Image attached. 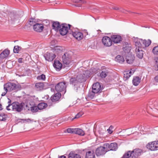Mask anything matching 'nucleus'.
<instances>
[{
	"instance_id": "nucleus-2",
	"label": "nucleus",
	"mask_w": 158,
	"mask_h": 158,
	"mask_svg": "<svg viewBox=\"0 0 158 158\" xmlns=\"http://www.w3.org/2000/svg\"><path fill=\"white\" fill-rule=\"evenodd\" d=\"M21 85L19 84H16L12 82H8L5 84L4 85V89L5 91L2 92L1 95L5 96L8 91L10 92L12 91H17L21 89Z\"/></svg>"
},
{
	"instance_id": "nucleus-24",
	"label": "nucleus",
	"mask_w": 158,
	"mask_h": 158,
	"mask_svg": "<svg viewBox=\"0 0 158 158\" xmlns=\"http://www.w3.org/2000/svg\"><path fill=\"white\" fill-rule=\"evenodd\" d=\"M68 158H81V156L75 152L71 151L68 155Z\"/></svg>"
},
{
	"instance_id": "nucleus-7",
	"label": "nucleus",
	"mask_w": 158,
	"mask_h": 158,
	"mask_svg": "<svg viewBox=\"0 0 158 158\" xmlns=\"http://www.w3.org/2000/svg\"><path fill=\"white\" fill-rule=\"evenodd\" d=\"M71 26L70 24L63 23L60 26L59 31L60 34L62 35H64L68 32L69 29H70Z\"/></svg>"
},
{
	"instance_id": "nucleus-16",
	"label": "nucleus",
	"mask_w": 158,
	"mask_h": 158,
	"mask_svg": "<svg viewBox=\"0 0 158 158\" xmlns=\"http://www.w3.org/2000/svg\"><path fill=\"white\" fill-rule=\"evenodd\" d=\"M56 55L52 53L47 52L44 55L45 59L49 61H52L56 57Z\"/></svg>"
},
{
	"instance_id": "nucleus-35",
	"label": "nucleus",
	"mask_w": 158,
	"mask_h": 158,
	"mask_svg": "<svg viewBox=\"0 0 158 158\" xmlns=\"http://www.w3.org/2000/svg\"><path fill=\"white\" fill-rule=\"evenodd\" d=\"M73 2L75 3H80L79 6H81L82 5V4H84L86 3L85 1L82 0H72Z\"/></svg>"
},
{
	"instance_id": "nucleus-37",
	"label": "nucleus",
	"mask_w": 158,
	"mask_h": 158,
	"mask_svg": "<svg viewBox=\"0 0 158 158\" xmlns=\"http://www.w3.org/2000/svg\"><path fill=\"white\" fill-rule=\"evenodd\" d=\"M28 24L30 26H33L34 27V25H35L36 23L35 22V19L32 18H31L29 20Z\"/></svg>"
},
{
	"instance_id": "nucleus-19",
	"label": "nucleus",
	"mask_w": 158,
	"mask_h": 158,
	"mask_svg": "<svg viewBox=\"0 0 158 158\" xmlns=\"http://www.w3.org/2000/svg\"><path fill=\"white\" fill-rule=\"evenodd\" d=\"M44 28L43 24L39 23H36L33 27L34 30L36 31L41 32L42 31Z\"/></svg>"
},
{
	"instance_id": "nucleus-49",
	"label": "nucleus",
	"mask_w": 158,
	"mask_h": 158,
	"mask_svg": "<svg viewBox=\"0 0 158 158\" xmlns=\"http://www.w3.org/2000/svg\"><path fill=\"white\" fill-rule=\"evenodd\" d=\"M26 107L25 108V109L26 110H29L30 109V108L28 105L27 104H26Z\"/></svg>"
},
{
	"instance_id": "nucleus-33",
	"label": "nucleus",
	"mask_w": 158,
	"mask_h": 158,
	"mask_svg": "<svg viewBox=\"0 0 158 158\" xmlns=\"http://www.w3.org/2000/svg\"><path fill=\"white\" fill-rule=\"evenodd\" d=\"M115 59L118 62L120 63H122L124 61V59L123 56L119 55H118L116 57Z\"/></svg>"
},
{
	"instance_id": "nucleus-14",
	"label": "nucleus",
	"mask_w": 158,
	"mask_h": 158,
	"mask_svg": "<svg viewBox=\"0 0 158 158\" xmlns=\"http://www.w3.org/2000/svg\"><path fill=\"white\" fill-rule=\"evenodd\" d=\"M9 20L12 24H14L16 21L19 20V15L11 14L10 15V18H9Z\"/></svg>"
},
{
	"instance_id": "nucleus-6",
	"label": "nucleus",
	"mask_w": 158,
	"mask_h": 158,
	"mask_svg": "<svg viewBox=\"0 0 158 158\" xmlns=\"http://www.w3.org/2000/svg\"><path fill=\"white\" fill-rule=\"evenodd\" d=\"M66 87L65 82H60L56 85L55 89L57 92H61L62 94H64L66 92Z\"/></svg>"
},
{
	"instance_id": "nucleus-26",
	"label": "nucleus",
	"mask_w": 158,
	"mask_h": 158,
	"mask_svg": "<svg viewBox=\"0 0 158 158\" xmlns=\"http://www.w3.org/2000/svg\"><path fill=\"white\" fill-rule=\"evenodd\" d=\"M60 25V23L58 22H54L52 24V28L55 31H58L59 30Z\"/></svg>"
},
{
	"instance_id": "nucleus-25",
	"label": "nucleus",
	"mask_w": 158,
	"mask_h": 158,
	"mask_svg": "<svg viewBox=\"0 0 158 158\" xmlns=\"http://www.w3.org/2000/svg\"><path fill=\"white\" fill-rule=\"evenodd\" d=\"M95 155L93 151H90L86 152L85 158H94Z\"/></svg>"
},
{
	"instance_id": "nucleus-51",
	"label": "nucleus",
	"mask_w": 158,
	"mask_h": 158,
	"mask_svg": "<svg viewBox=\"0 0 158 158\" xmlns=\"http://www.w3.org/2000/svg\"><path fill=\"white\" fill-rule=\"evenodd\" d=\"M59 158H66V157L65 156L63 155V156H60V157H59Z\"/></svg>"
},
{
	"instance_id": "nucleus-23",
	"label": "nucleus",
	"mask_w": 158,
	"mask_h": 158,
	"mask_svg": "<svg viewBox=\"0 0 158 158\" xmlns=\"http://www.w3.org/2000/svg\"><path fill=\"white\" fill-rule=\"evenodd\" d=\"M44 87V83L43 82H38L35 84V89L37 91H40L43 89Z\"/></svg>"
},
{
	"instance_id": "nucleus-4",
	"label": "nucleus",
	"mask_w": 158,
	"mask_h": 158,
	"mask_svg": "<svg viewBox=\"0 0 158 158\" xmlns=\"http://www.w3.org/2000/svg\"><path fill=\"white\" fill-rule=\"evenodd\" d=\"M143 152V151L141 149H135L132 151H127L121 158H137Z\"/></svg>"
},
{
	"instance_id": "nucleus-3",
	"label": "nucleus",
	"mask_w": 158,
	"mask_h": 158,
	"mask_svg": "<svg viewBox=\"0 0 158 158\" xmlns=\"http://www.w3.org/2000/svg\"><path fill=\"white\" fill-rule=\"evenodd\" d=\"M8 100V105L6 107V109L8 110H10V106H12L11 108L13 110L19 112L23 110V106L25 105V103H19L18 102H15L11 103V100L9 99Z\"/></svg>"
},
{
	"instance_id": "nucleus-29",
	"label": "nucleus",
	"mask_w": 158,
	"mask_h": 158,
	"mask_svg": "<svg viewBox=\"0 0 158 158\" xmlns=\"http://www.w3.org/2000/svg\"><path fill=\"white\" fill-rule=\"evenodd\" d=\"M140 78L139 77H134L132 80L133 84L135 86H137L140 82Z\"/></svg>"
},
{
	"instance_id": "nucleus-34",
	"label": "nucleus",
	"mask_w": 158,
	"mask_h": 158,
	"mask_svg": "<svg viewBox=\"0 0 158 158\" xmlns=\"http://www.w3.org/2000/svg\"><path fill=\"white\" fill-rule=\"evenodd\" d=\"M131 71L129 72L128 73H127V72L125 73H124V79L125 80H126L130 77L131 76Z\"/></svg>"
},
{
	"instance_id": "nucleus-44",
	"label": "nucleus",
	"mask_w": 158,
	"mask_h": 158,
	"mask_svg": "<svg viewBox=\"0 0 158 158\" xmlns=\"http://www.w3.org/2000/svg\"><path fill=\"white\" fill-rule=\"evenodd\" d=\"M153 84L157 85V83L158 82V77L156 76L154 77V80L153 81Z\"/></svg>"
},
{
	"instance_id": "nucleus-50",
	"label": "nucleus",
	"mask_w": 158,
	"mask_h": 158,
	"mask_svg": "<svg viewBox=\"0 0 158 158\" xmlns=\"http://www.w3.org/2000/svg\"><path fill=\"white\" fill-rule=\"evenodd\" d=\"M24 121H26L27 122H30L31 121V120L30 119H29V118L27 119H24Z\"/></svg>"
},
{
	"instance_id": "nucleus-45",
	"label": "nucleus",
	"mask_w": 158,
	"mask_h": 158,
	"mask_svg": "<svg viewBox=\"0 0 158 158\" xmlns=\"http://www.w3.org/2000/svg\"><path fill=\"white\" fill-rule=\"evenodd\" d=\"M81 115L82 114L81 113H79L76 115L74 118H73L72 120H73L74 119L78 118H79L81 116Z\"/></svg>"
},
{
	"instance_id": "nucleus-13",
	"label": "nucleus",
	"mask_w": 158,
	"mask_h": 158,
	"mask_svg": "<svg viewBox=\"0 0 158 158\" xmlns=\"http://www.w3.org/2000/svg\"><path fill=\"white\" fill-rule=\"evenodd\" d=\"M71 58L70 55L68 53H65L62 56L63 62L64 64L68 65L71 61Z\"/></svg>"
},
{
	"instance_id": "nucleus-20",
	"label": "nucleus",
	"mask_w": 158,
	"mask_h": 158,
	"mask_svg": "<svg viewBox=\"0 0 158 158\" xmlns=\"http://www.w3.org/2000/svg\"><path fill=\"white\" fill-rule=\"evenodd\" d=\"M10 54V51L6 49L0 54V58L4 59L7 57Z\"/></svg>"
},
{
	"instance_id": "nucleus-31",
	"label": "nucleus",
	"mask_w": 158,
	"mask_h": 158,
	"mask_svg": "<svg viewBox=\"0 0 158 158\" xmlns=\"http://www.w3.org/2000/svg\"><path fill=\"white\" fill-rule=\"evenodd\" d=\"M48 106L47 104L44 102H41L38 105L39 110H41L45 109Z\"/></svg>"
},
{
	"instance_id": "nucleus-15",
	"label": "nucleus",
	"mask_w": 158,
	"mask_h": 158,
	"mask_svg": "<svg viewBox=\"0 0 158 158\" xmlns=\"http://www.w3.org/2000/svg\"><path fill=\"white\" fill-rule=\"evenodd\" d=\"M72 35L78 40H81L83 37L82 33L78 31H72Z\"/></svg>"
},
{
	"instance_id": "nucleus-8",
	"label": "nucleus",
	"mask_w": 158,
	"mask_h": 158,
	"mask_svg": "<svg viewBox=\"0 0 158 158\" xmlns=\"http://www.w3.org/2000/svg\"><path fill=\"white\" fill-rule=\"evenodd\" d=\"M103 146L106 147L107 152L110 151H115L118 148L117 144L115 143H112L110 144L106 143L103 144Z\"/></svg>"
},
{
	"instance_id": "nucleus-10",
	"label": "nucleus",
	"mask_w": 158,
	"mask_h": 158,
	"mask_svg": "<svg viewBox=\"0 0 158 158\" xmlns=\"http://www.w3.org/2000/svg\"><path fill=\"white\" fill-rule=\"evenodd\" d=\"M158 142V141H154L149 143L146 145L147 148L152 151L157 150Z\"/></svg>"
},
{
	"instance_id": "nucleus-41",
	"label": "nucleus",
	"mask_w": 158,
	"mask_h": 158,
	"mask_svg": "<svg viewBox=\"0 0 158 158\" xmlns=\"http://www.w3.org/2000/svg\"><path fill=\"white\" fill-rule=\"evenodd\" d=\"M39 110L38 106H33L30 107V110L33 112H35L38 111Z\"/></svg>"
},
{
	"instance_id": "nucleus-36",
	"label": "nucleus",
	"mask_w": 158,
	"mask_h": 158,
	"mask_svg": "<svg viewBox=\"0 0 158 158\" xmlns=\"http://www.w3.org/2000/svg\"><path fill=\"white\" fill-rule=\"evenodd\" d=\"M21 47L19 46H15L14 47L13 52L15 53H18L19 51L21 49Z\"/></svg>"
},
{
	"instance_id": "nucleus-55",
	"label": "nucleus",
	"mask_w": 158,
	"mask_h": 158,
	"mask_svg": "<svg viewBox=\"0 0 158 158\" xmlns=\"http://www.w3.org/2000/svg\"><path fill=\"white\" fill-rule=\"evenodd\" d=\"M86 35H88V32H86Z\"/></svg>"
},
{
	"instance_id": "nucleus-46",
	"label": "nucleus",
	"mask_w": 158,
	"mask_h": 158,
	"mask_svg": "<svg viewBox=\"0 0 158 158\" xmlns=\"http://www.w3.org/2000/svg\"><path fill=\"white\" fill-rule=\"evenodd\" d=\"M154 108L155 109L157 110V107H158V103L157 101H155L153 104Z\"/></svg>"
},
{
	"instance_id": "nucleus-38",
	"label": "nucleus",
	"mask_w": 158,
	"mask_h": 158,
	"mask_svg": "<svg viewBox=\"0 0 158 158\" xmlns=\"http://www.w3.org/2000/svg\"><path fill=\"white\" fill-rule=\"evenodd\" d=\"M154 63H155V65H154V66L156 68L155 70H158V57H155L154 58Z\"/></svg>"
},
{
	"instance_id": "nucleus-30",
	"label": "nucleus",
	"mask_w": 158,
	"mask_h": 158,
	"mask_svg": "<svg viewBox=\"0 0 158 158\" xmlns=\"http://www.w3.org/2000/svg\"><path fill=\"white\" fill-rule=\"evenodd\" d=\"M97 94L94 92L93 90H89L87 95V98L88 99H92L94 98L95 96V94Z\"/></svg>"
},
{
	"instance_id": "nucleus-18",
	"label": "nucleus",
	"mask_w": 158,
	"mask_h": 158,
	"mask_svg": "<svg viewBox=\"0 0 158 158\" xmlns=\"http://www.w3.org/2000/svg\"><path fill=\"white\" fill-rule=\"evenodd\" d=\"M142 48L140 47H136L135 52L137 56L139 59H142L143 56V51Z\"/></svg>"
},
{
	"instance_id": "nucleus-28",
	"label": "nucleus",
	"mask_w": 158,
	"mask_h": 158,
	"mask_svg": "<svg viewBox=\"0 0 158 158\" xmlns=\"http://www.w3.org/2000/svg\"><path fill=\"white\" fill-rule=\"evenodd\" d=\"M74 133L78 134L81 136H83L85 134V132L83 131L82 129L78 128H75Z\"/></svg>"
},
{
	"instance_id": "nucleus-53",
	"label": "nucleus",
	"mask_w": 158,
	"mask_h": 158,
	"mask_svg": "<svg viewBox=\"0 0 158 158\" xmlns=\"http://www.w3.org/2000/svg\"><path fill=\"white\" fill-rule=\"evenodd\" d=\"M2 105L0 103V110H1L2 109Z\"/></svg>"
},
{
	"instance_id": "nucleus-9",
	"label": "nucleus",
	"mask_w": 158,
	"mask_h": 158,
	"mask_svg": "<svg viewBox=\"0 0 158 158\" xmlns=\"http://www.w3.org/2000/svg\"><path fill=\"white\" fill-rule=\"evenodd\" d=\"M107 152L105 146H100L97 148L95 150V153L97 156H102Z\"/></svg>"
},
{
	"instance_id": "nucleus-52",
	"label": "nucleus",
	"mask_w": 158,
	"mask_h": 158,
	"mask_svg": "<svg viewBox=\"0 0 158 158\" xmlns=\"http://www.w3.org/2000/svg\"><path fill=\"white\" fill-rule=\"evenodd\" d=\"M113 9L115 10H118V7H114L113 8Z\"/></svg>"
},
{
	"instance_id": "nucleus-5",
	"label": "nucleus",
	"mask_w": 158,
	"mask_h": 158,
	"mask_svg": "<svg viewBox=\"0 0 158 158\" xmlns=\"http://www.w3.org/2000/svg\"><path fill=\"white\" fill-rule=\"evenodd\" d=\"M151 43L150 40H143L142 39H139L135 43L136 47H140L143 48L144 47H148L149 46Z\"/></svg>"
},
{
	"instance_id": "nucleus-12",
	"label": "nucleus",
	"mask_w": 158,
	"mask_h": 158,
	"mask_svg": "<svg viewBox=\"0 0 158 158\" xmlns=\"http://www.w3.org/2000/svg\"><path fill=\"white\" fill-rule=\"evenodd\" d=\"M102 89L101 85L99 82L94 83L92 85V90L97 94L101 92Z\"/></svg>"
},
{
	"instance_id": "nucleus-47",
	"label": "nucleus",
	"mask_w": 158,
	"mask_h": 158,
	"mask_svg": "<svg viewBox=\"0 0 158 158\" xmlns=\"http://www.w3.org/2000/svg\"><path fill=\"white\" fill-rule=\"evenodd\" d=\"M23 58H19L18 60V62L19 63H21L23 62Z\"/></svg>"
},
{
	"instance_id": "nucleus-42",
	"label": "nucleus",
	"mask_w": 158,
	"mask_h": 158,
	"mask_svg": "<svg viewBox=\"0 0 158 158\" xmlns=\"http://www.w3.org/2000/svg\"><path fill=\"white\" fill-rule=\"evenodd\" d=\"M46 77L45 75L42 74L38 76L37 77V79L38 80H42L44 81L45 80Z\"/></svg>"
},
{
	"instance_id": "nucleus-1",
	"label": "nucleus",
	"mask_w": 158,
	"mask_h": 158,
	"mask_svg": "<svg viewBox=\"0 0 158 158\" xmlns=\"http://www.w3.org/2000/svg\"><path fill=\"white\" fill-rule=\"evenodd\" d=\"M90 75V72L88 70H86L83 75L80 74L77 75L76 77H71L69 80L70 83L74 86H77L79 85L80 83L85 80V77H89Z\"/></svg>"
},
{
	"instance_id": "nucleus-48",
	"label": "nucleus",
	"mask_w": 158,
	"mask_h": 158,
	"mask_svg": "<svg viewBox=\"0 0 158 158\" xmlns=\"http://www.w3.org/2000/svg\"><path fill=\"white\" fill-rule=\"evenodd\" d=\"M107 131L108 133H109L110 134H111V133H112L113 132V131L110 129V128H109L108 129Z\"/></svg>"
},
{
	"instance_id": "nucleus-32",
	"label": "nucleus",
	"mask_w": 158,
	"mask_h": 158,
	"mask_svg": "<svg viewBox=\"0 0 158 158\" xmlns=\"http://www.w3.org/2000/svg\"><path fill=\"white\" fill-rule=\"evenodd\" d=\"M135 57L132 56L131 57H127V62L129 64H132L135 60Z\"/></svg>"
},
{
	"instance_id": "nucleus-11",
	"label": "nucleus",
	"mask_w": 158,
	"mask_h": 158,
	"mask_svg": "<svg viewBox=\"0 0 158 158\" xmlns=\"http://www.w3.org/2000/svg\"><path fill=\"white\" fill-rule=\"evenodd\" d=\"M102 42L103 44L107 47H110L112 44L111 39L107 36L103 37L102 39Z\"/></svg>"
},
{
	"instance_id": "nucleus-56",
	"label": "nucleus",
	"mask_w": 158,
	"mask_h": 158,
	"mask_svg": "<svg viewBox=\"0 0 158 158\" xmlns=\"http://www.w3.org/2000/svg\"><path fill=\"white\" fill-rule=\"evenodd\" d=\"M98 31H101L100 30H98Z\"/></svg>"
},
{
	"instance_id": "nucleus-27",
	"label": "nucleus",
	"mask_w": 158,
	"mask_h": 158,
	"mask_svg": "<svg viewBox=\"0 0 158 158\" xmlns=\"http://www.w3.org/2000/svg\"><path fill=\"white\" fill-rule=\"evenodd\" d=\"M53 66L58 70H60L62 67V64L59 61H54Z\"/></svg>"
},
{
	"instance_id": "nucleus-40",
	"label": "nucleus",
	"mask_w": 158,
	"mask_h": 158,
	"mask_svg": "<svg viewBox=\"0 0 158 158\" xmlns=\"http://www.w3.org/2000/svg\"><path fill=\"white\" fill-rule=\"evenodd\" d=\"M152 53L155 55L158 54V46H155L152 50Z\"/></svg>"
},
{
	"instance_id": "nucleus-54",
	"label": "nucleus",
	"mask_w": 158,
	"mask_h": 158,
	"mask_svg": "<svg viewBox=\"0 0 158 158\" xmlns=\"http://www.w3.org/2000/svg\"><path fill=\"white\" fill-rule=\"evenodd\" d=\"M113 128V127L112 126H110V127H109V128H110V129H112Z\"/></svg>"
},
{
	"instance_id": "nucleus-21",
	"label": "nucleus",
	"mask_w": 158,
	"mask_h": 158,
	"mask_svg": "<svg viewBox=\"0 0 158 158\" xmlns=\"http://www.w3.org/2000/svg\"><path fill=\"white\" fill-rule=\"evenodd\" d=\"M61 97V94L58 92L54 94V95L51 98V100L53 102H56L58 101Z\"/></svg>"
},
{
	"instance_id": "nucleus-43",
	"label": "nucleus",
	"mask_w": 158,
	"mask_h": 158,
	"mask_svg": "<svg viewBox=\"0 0 158 158\" xmlns=\"http://www.w3.org/2000/svg\"><path fill=\"white\" fill-rule=\"evenodd\" d=\"M67 131L69 133H74L75 128H69L67 129Z\"/></svg>"
},
{
	"instance_id": "nucleus-39",
	"label": "nucleus",
	"mask_w": 158,
	"mask_h": 158,
	"mask_svg": "<svg viewBox=\"0 0 158 158\" xmlns=\"http://www.w3.org/2000/svg\"><path fill=\"white\" fill-rule=\"evenodd\" d=\"M7 118V115L5 114H0V120L5 121Z\"/></svg>"
},
{
	"instance_id": "nucleus-17",
	"label": "nucleus",
	"mask_w": 158,
	"mask_h": 158,
	"mask_svg": "<svg viewBox=\"0 0 158 158\" xmlns=\"http://www.w3.org/2000/svg\"><path fill=\"white\" fill-rule=\"evenodd\" d=\"M112 42L115 44L120 43L122 40L121 36L118 35H113L111 36Z\"/></svg>"
},
{
	"instance_id": "nucleus-22",
	"label": "nucleus",
	"mask_w": 158,
	"mask_h": 158,
	"mask_svg": "<svg viewBox=\"0 0 158 158\" xmlns=\"http://www.w3.org/2000/svg\"><path fill=\"white\" fill-rule=\"evenodd\" d=\"M109 73L108 70L106 69H102L100 74V77L102 78L106 77Z\"/></svg>"
}]
</instances>
